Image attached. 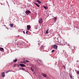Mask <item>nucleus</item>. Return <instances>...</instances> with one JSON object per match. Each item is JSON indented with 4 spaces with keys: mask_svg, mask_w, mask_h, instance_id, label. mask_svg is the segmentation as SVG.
<instances>
[{
    "mask_svg": "<svg viewBox=\"0 0 79 79\" xmlns=\"http://www.w3.org/2000/svg\"><path fill=\"white\" fill-rule=\"evenodd\" d=\"M43 7L44 8V9H45V10H47V9H48V7L47 6H44Z\"/></svg>",
    "mask_w": 79,
    "mask_h": 79,
    "instance_id": "obj_10",
    "label": "nucleus"
},
{
    "mask_svg": "<svg viewBox=\"0 0 79 79\" xmlns=\"http://www.w3.org/2000/svg\"><path fill=\"white\" fill-rule=\"evenodd\" d=\"M17 61V59H15V60H14V62H16Z\"/></svg>",
    "mask_w": 79,
    "mask_h": 79,
    "instance_id": "obj_20",
    "label": "nucleus"
},
{
    "mask_svg": "<svg viewBox=\"0 0 79 79\" xmlns=\"http://www.w3.org/2000/svg\"><path fill=\"white\" fill-rule=\"evenodd\" d=\"M30 29H31V26L27 25V30H30Z\"/></svg>",
    "mask_w": 79,
    "mask_h": 79,
    "instance_id": "obj_4",
    "label": "nucleus"
},
{
    "mask_svg": "<svg viewBox=\"0 0 79 79\" xmlns=\"http://www.w3.org/2000/svg\"><path fill=\"white\" fill-rule=\"evenodd\" d=\"M43 22V21L42 20V18H40L39 20V23L40 24H42Z\"/></svg>",
    "mask_w": 79,
    "mask_h": 79,
    "instance_id": "obj_1",
    "label": "nucleus"
},
{
    "mask_svg": "<svg viewBox=\"0 0 79 79\" xmlns=\"http://www.w3.org/2000/svg\"><path fill=\"white\" fill-rule=\"evenodd\" d=\"M44 48V46L43 45H42L41 47V48H40V50H41V48Z\"/></svg>",
    "mask_w": 79,
    "mask_h": 79,
    "instance_id": "obj_16",
    "label": "nucleus"
},
{
    "mask_svg": "<svg viewBox=\"0 0 79 79\" xmlns=\"http://www.w3.org/2000/svg\"><path fill=\"white\" fill-rule=\"evenodd\" d=\"M2 76L3 77H4L5 75V72H3L2 73Z\"/></svg>",
    "mask_w": 79,
    "mask_h": 79,
    "instance_id": "obj_5",
    "label": "nucleus"
},
{
    "mask_svg": "<svg viewBox=\"0 0 79 79\" xmlns=\"http://www.w3.org/2000/svg\"><path fill=\"white\" fill-rule=\"evenodd\" d=\"M9 72H11V71L8 70L6 72V74H7V73H9Z\"/></svg>",
    "mask_w": 79,
    "mask_h": 79,
    "instance_id": "obj_17",
    "label": "nucleus"
},
{
    "mask_svg": "<svg viewBox=\"0 0 79 79\" xmlns=\"http://www.w3.org/2000/svg\"><path fill=\"white\" fill-rule=\"evenodd\" d=\"M42 76H43L44 77H47V75L46 74H45L44 73H42Z\"/></svg>",
    "mask_w": 79,
    "mask_h": 79,
    "instance_id": "obj_6",
    "label": "nucleus"
},
{
    "mask_svg": "<svg viewBox=\"0 0 79 79\" xmlns=\"http://www.w3.org/2000/svg\"><path fill=\"white\" fill-rule=\"evenodd\" d=\"M56 19H57L56 17H55L54 18V20L55 21H56Z\"/></svg>",
    "mask_w": 79,
    "mask_h": 79,
    "instance_id": "obj_19",
    "label": "nucleus"
},
{
    "mask_svg": "<svg viewBox=\"0 0 79 79\" xmlns=\"http://www.w3.org/2000/svg\"><path fill=\"white\" fill-rule=\"evenodd\" d=\"M38 45H40V44H38Z\"/></svg>",
    "mask_w": 79,
    "mask_h": 79,
    "instance_id": "obj_28",
    "label": "nucleus"
},
{
    "mask_svg": "<svg viewBox=\"0 0 79 79\" xmlns=\"http://www.w3.org/2000/svg\"><path fill=\"white\" fill-rule=\"evenodd\" d=\"M53 48L54 49H57V48H58V46H57V45H56V44H54L53 46Z\"/></svg>",
    "mask_w": 79,
    "mask_h": 79,
    "instance_id": "obj_2",
    "label": "nucleus"
},
{
    "mask_svg": "<svg viewBox=\"0 0 79 79\" xmlns=\"http://www.w3.org/2000/svg\"><path fill=\"white\" fill-rule=\"evenodd\" d=\"M31 13V11L30 10H27L25 11V13L27 15H29V13Z\"/></svg>",
    "mask_w": 79,
    "mask_h": 79,
    "instance_id": "obj_3",
    "label": "nucleus"
},
{
    "mask_svg": "<svg viewBox=\"0 0 79 79\" xmlns=\"http://www.w3.org/2000/svg\"><path fill=\"white\" fill-rule=\"evenodd\" d=\"M29 32V31H27L26 32V34H27V32Z\"/></svg>",
    "mask_w": 79,
    "mask_h": 79,
    "instance_id": "obj_26",
    "label": "nucleus"
},
{
    "mask_svg": "<svg viewBox=\"0 0 79 79\" xmlns=\"http://www.w3.org/2000/svg\"><path fill=\"white\" fill-rule=\"evenodd\" d=\"M34 4H35V5H36V6H37L38 7H40V6H39V4H38L35 3H34Z\"/></svg>",
    "mask_w": 79,
    "mask_h": 79,
    "instance_id": "obj_8",
    "label": "nucleus"
},
{
    "mask_svg": "<svg viewBox=\"0 0 79 79\" xmlns=\"http://www.w3.org/2000/svg\"><path fill=\"white\" fill-rule=\"evenodd\" d=\"M31 69L32 71H34V69L32 67L31 68Z\"/></svg>",
    "mask_w": 79,
    "mask_h": 79,
    "instance_id": "obj_18",
    "label": "nucleus"
},
{
    "mask_svg": "<svg viewBox=\"0 0 79 79\" xmlns=\"http://www.w3.org/2000/svg\"><path fill=\"white\" fill-rule=\"evenodd\" d=\"M32 68H33V67H32Z\"/></svg>",
    "mask_w": 79,
    "mask_h": 79,
    "instance_id": "obj_29",
    "label": "nucleus"
},
{
    "mask_svg": "<svg viewBox=\"0 0 79 79\" xmlns=\"http://www.w3.org/2000/svg\"><path fill=\"white\" fill-rule=\"evenodd\" d=\"M26 63H27V62H29V60H26Z\"/></svg>",
    "mask_w": 79,
    "mask_h": 79,
    "instance_id": "obj_21",
    "label": "nucleus"
},
{
    "mask_svg": "<svg viewBox=\"0 0 79 79\" xmlns=\"http://www.w3.org/2000/svg\"><path fill=\"white\" fill-rule=\"evenodd\" d=\"M23 33L24 34H25V32L24 31H23Z\"/></svg>",
    "mask_w": 79,
    "mask_h": 79,
    "instance_id": "obj_27",
    "label": "nucleus"
},
{
    "mask_svg": "<svg viewBox=\"0 0 79 79\" xmlns=\"http://www.w3.org/2000/svg\"><path fill=\"white\" fill-rule=\"evenodd\" d=\"M20 66H21V67H25V65H24V64H20Z\"/></svg>",
    "mask_w": 79,
    "mask_h": 79,
    "instance_id": "obj_7",
    "label": "nucleus"
},
{
    "mask_svg": "<svg viewBox=\"0 0 79 79\" xmlns=\"http://www.w3.org/2000/svg\"><path fill=\"white\" fill-rule=\"evenodd\" d=\"M23 63L24 64H26V63L25 62H23Z\"/></svg>",
    "mask_w": 79,
    "mask_h": 79,
    "instance_id": "obj_24",
    "label": "nucleus"
},
{
    "mask_svg": "<svg viewBox=\"0 0 79 79\" xmlns=\"http://www.w3.org/2000/svg\"><path fill=\"white\" fill-rule=\"evenodd\" d=\"M54 52H55V50H52V53H53Z\"/></svg>",
    "mask_w": 79,
    "mask_h": 79,
    "instance_id": "obj_22",
    "label": "nucleus"
},
{
    "mask_svg": "<svg viewBox=\"0 0 79 79\" xmlns=\"http://www.w3.org/2000/svg\"><path fill=\"white\" fill-rule=\"evenodd\" d=\"M38 62L39 63V65H40V64H41L40 63H42V61H40V60H39L38 61Z\"/></svg>",
    "mask_w": 79,
    "mask_h": 79,
    "instance_id": "obj_12",
    "label": "nucleus"
},
{
    "mask_svg": "<svg viewBox=\"0 0 79 79\" xmlns=\"http://www.w3.org/2000/svg\"><path fill=\"white\" fill-rule=\"evenodd\" d=\"M77 73L78 74H79V71H77Z\"/></svg>",
    "mask_w": 79,
    "mask_h": 79,
    "instance_id": "obj_23",
    "label": "nucleus"
},
{
    "mask_svg": "<svg viewBox=\"0 0 79 79\" xmlns=\"http://www.w3.org/2000/svg\"><path fill=\"white\" fill-rule=\"evenodd\" d=\"M49 30V29H48L46 31V34H48V30Z\"/></svg>",
    "mask_w": 79,
    "mask_h": 79,
    "instance_id": "obj_13",
    "label": "nucleus"
},
{
    "mask_svg": "<svg viewBox=\"0 0 79 79\" xmlns=\"http://www.w3.org/2000/svg\"><path fill=\"white\" fill-rule=\"evenodd\" d=\"M22 69L23 70H24V69L23 68H22Z\"/></svg>",
    "mask_w": 79,
    "mask_h": 79,
    "instance_id": "obj_25",
    "label": "nucleus"
},
{
    "mask_svg": "<svg viewBox=\"0 0 79 79\" xmlns=\"http://www.w3.org/2000/svg\"><path fill=\"white\" fill-rule=\"evenodd\" d=\"M36 2H38V3L39 4H40V3H42V2L40 1L39 0H36Z\"/></svg>",
    "mask_w": 79,
    "mask_h": 79,
    "instance_id": "obj_9",
    "label": "nucleus"
},
{
    "mask_svg": "<svg viewBox=\"0 0 79 79\" xmlns=\"http://www.w3.org/2000/svg\"><path fill=\"white\" fill-rule=\"evenodd\" d=\"M4 50L3 48H0V50L1 51H3Z\"/></svg>",
    "mask_w": 79,
    "mask_h": 79,
    "instance_id": "obj_14",
    "label": "nucleus"
},
{
    "mask_svg": "<svg viewBox=\"0 0 79 79\" xmlns=\"http://www.w3.org/2000/svg\"><path fill=\"white\" fill-rule=\"evenodd\" d=\"M69 76L71 79H72V78H73V75L71 74H70Z\"/></svg>",
    "mask_w": 79,
    "mask_h": 79,
    "instance_id": "obj_15",
    "label": "nucleus"
},
{
    "mask_svg": "<svg viewBox=\"0 0 79 79\" xmlns=\"http://www.w3.org/2000/svg\"><path fill=\"white\" fill-rule=\"evenodd\" d=\"M10 26L11 27H13L14 26V25L13 24H10Z\"/></svg>",
    "mask_w": 79,
    "mask_h": 79,
    "instance_id": "obj_11",
    "label": "nucleus"
}]
</instances>
